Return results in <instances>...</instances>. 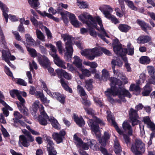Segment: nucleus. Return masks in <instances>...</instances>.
<instances>
[{"mask_svg": "<svg viewBox=\"0 0 155 155\" xmlns=\"http://www.w3.org/2000/svg\"><path fill=\"white\" fill-rule=\"evenodd\" d=\"M111 82L110 88H108L105 92V95L107 96L108 101L110 102H113L114 100L110 96L117 95L119 98L123 102L126 100L125 97H131V95L129 91L122 86V82L119 79L116 78L111 77L110 79Z\"/></svg>", "mask_w": 155, "mask_h": 155, "instance_id": "nucleus-1", "label": "nucleus"}, {"mask_svg": "<svg viewBox=\"0 0 155 155\" xmlns=\"http://www.w3.org/2000/svg\"><path fill=\"white\" fill-rule=\"evenodd\" d=\"M94 28H95L99 31H101L105 36L109 37L103 27L101 18L99 17L94 18L91 15H88V29L89 32L91 36L95 37L97 34Z\"/></svg>", "mask_w": 155, "mask_h": 155, "instance_id": "nucleus-2", "label": "nucleus"}, {"mask_svg": "<svg viewBox=\"0 0 155 155\" xmlns=\"http://www.w3.org/2000/svg\"><path fill=\"white\" fill-rule=\"evenodd\" d=\"M94 111L91 108L88 109V114L92 115L93 118L90 120L91 124H89L91 127L92 131H93L97 137L99 138L101 137L100 132H99V127L98 124L101 126H104L105 123L100 119L94 116Z\"/></svg>", "mask_w": 155, "mask_h": 155, "instance_id": "nucleus-3", "label": "nucleus"}, {"mask_svg": "<svg viewBox=\"0 0 155 155\" xmlns=\"http://www.w3.org/2000/svg\"><path fill=\"white\" fill-rule=\"evenodd\" d=\"M61 37L63 41L65 42L64 44L65 49L64 57L67 60H68L72 58L73 52L72 41L74 38L67 34H62Z\"/></svg>", "mask_w": 155, "mask_h": 155, "instance_id": "nucleus-4", "label": "nucleus"}, {"mask_svg": "<svg viewBox=\"0 0 155 155\" xmlns=\"http://www.w3.org/2000/svg\"><path fill=\"white\" fill-rule=\"evenodd\" d=\"M145 150V145L139 139H136L131 147V150L135 155H141Z\"/></svg>", "mask_w": 155, "mask_h": 155, "instance_id": "nucleus-5", "label": "nucleus"}, {"mask_svg": "<svg viewBox=\"0 0 155 155\" xmlns=\"http://www.w3.org/2000/svg\"><path fill=\"white\" fill-rule=\"evenodd\" d=\"M27 49L32 57H37L38 62L41 66L46 65L49 63V60L48 58L46 57L42 56L40 53H37L35 49L27 47Z\"/></svg>", "mask_w": 155, "mask_h": 155, "instance_id": "nucleus-6", "label": "nucleus"}, {"mask_svg": "<svg viewBox=\"0 0 155 155\" xmlns=\"http://www.w3.org/2000/svg\"><path fill=\"white\" fill-rule=\"evenodd\" d=\"M57 52V50L55 46L53 45L50 48V54L53 58L54 62L56 65L64 69H66L65 62L62 61L58 56Z\"/></svg>", "mask_w": 155, "mask_h": 155, "instance_id": "nucleus-7", "label": "nucleus"}, {"mask_svg": "<svg viewBox=\"0 0 155 155\" xmlns=\"http://www.w3.org/2000/svg\"><path fill=\"white\" fill-rule=\"evenodd\" d=\"M43 137L46 138L45 140L48 143L47 148L48 152V155H56L57 152L54 150V144L51 139V137L46 134L44 135Z\"/></svg>", "mask_w": 155, "mask_h": 155, "instance_id": "nucleus-8", "label": "nucleus"}, {"mask_svg": "<svg viewBox=\"0 0 155 155\" xmlns=\"http://www.w3.org/2000/svg\"><path fill=\"white\" fill-rule=\"evenodd\" d=\"M2 53V57L3 59L10 66L13 67L14 66L11 64L9 60H14L15 59V57L13 55H11L8 49H7L3 50Z\"/></svg>", "mask_w": 155, "mask_h": 155, "instance_id": "nucleus-9", "label": "nucleus"}, {"mask_svg": "<svg viewBox=\"0 0 155 155\" xmlns=\"http://www.w3.org/2000/svg\"><path fill=\"white\" fill-rule=\"evenodd\" d=\"M137 111L133 108H131L129 111L130 118L133 126L140 123V121L138 120V117Z\"/></svg>", "mask_w": 155, "mask_h": 155, "instance_id": "nucleus-10", "label": "nucleus"}, {"mask_svg": "<svg viewBox=\"0 0 155 155\" xmlns=\"http://www.w3.org/2000/svg\"><path fill=\"white\" fill-rule=\"evenodd\" d=\"M40 107V111L41 115L39 116L38 121L40 124L45 125L47 124V120H49V118L45 112L43 106L41 105Z\"/></svg>", "mask_w": 155, "mask_h": 155, "instance_id": "nucleus-11", "label": "nucleus"}, {"mask_svg": "<svg viewBox=\"0 0 155 155\" xmlns=\"http://www.w3.org/2000/svg\"><path fill=\"white\" fill-rule=\"evenodd\" d=\"M65 134V132L62 130L59 133L54 132L52 135V137L57 143H59L62 142Z\"/></svg>", "mask_w": 155, "mask_h": 155, "instance_id": "nucleus-12", "label": "nucleus"}, {"mask_svg": "<svg viewBox=\"0 0 155 155\" xmlns=\"http://www.w3.org/2000/svg\"><path fill=\"white\" fill-rule=\"evenodd\" d=\"M99 9L103 12L105 17L109 19L112 15L110 13L112 12L113 9L109 5H103L101 6Z\"/></svg>", "mask_w": 155, "mask_h": 155, "instance_id": "nucleus-13", "label": "nucleus"}, {"mask_svg": "<svg viewBox=\"0 0 155 155\" xmlns=\"http://www.w3.org/2000/svg\"><path fill=\"white\" fill-rule=\"evenodd\" d=\"M134 48L131 45L130 43H128L127 45V48H122L120 51V54H119L118 56L123 57V56L125 55L127 53L128 55H132L134 54Z\"/></svg>", "mask_w": 155, "mask_h": 155, "instance_id": "nucleus-14", "label": "nucleus"}, {"mask_svg": "<svg viewBox=\"0 0 155 155\" xmlns=\"http://www.w3.org/2000/svg\"><path fill=\"white\" fill-rule=\"evenodd\" d=\"M77 91L80 96L82 97L81 102L84 106V109L86 111L87 104V101L86 98H85L84 97L86 95V93L84 89L79 85L77 86Z\"/></svg>", "mask_w": 155, "mask_h": 155, "instance_id": "nucleus-15", "label": "nucleus"}, {"mask_svg": "<svg viewBox=\"0 0 155 155\" xmlns=\"http://www.w3.org/2000/svg\"><path fill=\"white\" fill-rule=\"evenodd\" d=\"M74 60L73 62V64H74L82 72L83 74L84 75H86L87 73V70L82 66L81 61L79 58L77 56H75L74 57Z\"/></svg>", "mask_w": 155, "mask_h": 155, "instance_id": "nucleus-16", "label": "nucleus"}, {"mask_svg": "<svg viewBox=\"0 0 155 155\" xmlns=\"http://www.w3.org/2000/svg\"><path fill=\"white\" fill-rule=\"evenodd\" d=\"M100 55V52L97 48L92 49H88V59L92 60L96 56Z\"/></svg>", "mask_w": 155, "mask_h": 155, "instance_id": "nucleus-17", "label": "nucleus"}, {"mask_svg": "<svg viewBox=\"0 0 155 155\" xmlns=\"http://www.w3.org/2000/svg\"><path fill=\"white\" fill-rule=\"evenodd\" d=\"M113 46L114 51L116 54L118 56L119 54H120V51L122 48L121 44L117 38L113 40Z\"/></svg>", "mask_w": 155, "mask_h": 155, "instance_id": "nucleus-18", "label": "nucleus"}, {"mask_svg": "<svg viewBox=\"0 0 155 155\" xmlns=\"http://www.w3.org/2000/svg\"><path fill=\"white\" fill-rule=\"evenodd\" d=\"M0 8L3 12V15L6 23L8 22V16L7 12H8V9L6 6L0 1Z\"/></svg>", "mask_w": 155, "mask_h": 155, "instance_id": "nucleus-19", "label": "nucleus"}, {"mask_svg": "<svg viewBox=\"0 0 155 155\" xmlns=\"http://www.w3.org/2000/svg\"><path fill=\"white\" fill-rule=\"evenodd\" d=\"M114 151L115 153L117 155H120L122 151L121 148L118 140L116 136H114Z\"/></svg>", "mask_w": 155, "mask_h": 155, "instance_id": "nucleus-20", "label": "nucleus"}, {"mask_svg": "<svg viewBox=\"0 0 155 155\" xmlns=\"http://www.w3.org/2000/svg\"><path fill=\"white\" fill-rule=\"evenodd\" d=\"M151 37L148 35H141L137 39V42L140 44H144L151 41Z\"/></svg>", "mask_w": 155, "mask_h": 155, "instance_id": "nucleus-21", "label": "nucleus"}, {"mask_svg": "<svg viewBox=\"0 0 155 155\" xmlns=\"http://www.w3.org/2000/svg\"><path fill=\"white\" fill-rule=\"evenodd\" d=\"M69 20L72 25L75 27H79L81 25V24L77 19L75 15L73 14H70Z\"/></svg>", "mask_w": 155, "mask_h": 155, "instance_id": "nucleus-22", "label": "nucleus"}, {"mask_svg": "<svg viewBox=\"0 0 155 155\" xmlns=\"http://www.w3.org/2000/svg\"><path fill=\"white\" fill-rule=\"evenodd\" d=\"M20 93L19 91L16 90H13L10 91V94L12 97H14L16 95L20 102L22 104L25 103V99L20 95Z\"/></svg>", "mask_w": 155, "mask_h": 155, "instance_id": "nucleus-23", "label": "nucleus"}, {"mask_svg": "<svg viewBox=\"0 0 155 155\" xmlns=\"http://www.w3.org/2000/svg\"><path fill=\"white\" fill-rule=\"evenodd\" d=\"M19 144L20 146L22 145L25 147H27L30 145L28 140L23 135H21L19 137Z\"/></svg>", "mask_w": 155, "mask_h": 155, "instance_id": "nucleus-24", "label": "nucleus"}, {"mask_svg": "<svg viewBox=\"0 0 155 155\" xmlns=\"http://www.w3.org/2000/svg\"><path fill=\"white\" fill-rule=\"evenodd\" d=\"M137 22L141 27L142 29L145 32L147 31V28L150 30L151 29V27L149 26V25L146 23L144 21L141 20L140 19H137Z\"/></svg>", "mask_w": 155, "mask_h": 155, "instance_id": "nucleus-25", "label": "nucleus"}, {"mask_svg": "<svg viewBox=\"0 0 155 155\" xmlns=\"http://www.w3.org/2000/svg\"><path fill=\"white\" fill-rule=\"evenodd\" d=\"M73 118L76 123L80 127H81L84 125L85 122L82 117H78L76 114H74Z\"/></svg>", "mask_w": 155, "mask_h": 155, "instance_id": "nucleus-26", "label": "nucleus"}, {"mask_svg": "<svg viewBox=\"0 0 155 155\" xmlns=\"http://www.w3.org/2000/svg\"><path fill=\"white\" fill-rule=\"evenodd\" d=\"M25 103H22L18 102H16V104L17 105L20 111L24 115H28V109L25 107L24 106V105Z\"/></svg>", "mask_w": 155, "mask_h": 155, "instance_id": "nucleus-27", "label": "nucleus"}, {"mask_svg": "<svg viewBox=\"0 0 155 155\" xmlns=\"http://www.w3.org/2000/svg\"><path fill=\"white\" fill-rule=\"evenodd\" d=\"M52 97H55L61 103L64 104L65 102V97L60 94L54 92L53 93Z\"/></svg>", "mask_w": 155, "mask_h": 155, "instance_id": "nucleus-28", "label": "nucleus"}, {"mask_svg": "<svg viewBox=\"0 0 155 155\" xmlns=\"http://www.w3.org/2000/svg\"><path fill=\"white\" fill-rule=\"evenodd\" d=\"M111 64L112 65V67L113 72L115 74V66L117 65L119 67H121L122 65L123 62L122 61L118 59H117L116 60L113 59L111 61Z\"/></svg>", "mask_w": 155, "mask_h": 155, "instance_id": "nucleus-29", "label": "nucleus"}, {"mask_svg": "<svg viewBox=\"0 0 155 155\" xmlns=\"http://www.w3.org/2000/svg\"><path fill=\"white\" fill-rule=\"evenodd\" d=\"M150 84L147 82V84L144 88V90L142 92V94L143 96L149 95L152 90V89L150 86Z\"/></svg>", "mask_w": 155, "mask_h": 155, "instance_id": "nucleus-30", "label": "nucleus"}, {"mask_svg": "<svg viewBox=\"0 0 155 155\" xmlns=\"http://www.w3.org/2000/svg\"><path fill=\"white\" fill-rule=\"evenodd\" d=\"M49 120L50 121L52 126L58 130L60 129V125L57 120L53 117H51Z\"/></svg>", "mask_w": 155, "mask_h": 155, "instance_id": "nucleus-31", "label": "nucleus"}, {"mask_svg": "<svg viewBox=\"0 0 155 155\" xmlns=\"http://www.w3.org/2000/svg\"><path fill=\"white\" fill-rule=\"evenodd\" d=\"M147 69L148 74L150 77L149 79H152L155 77V68L152 66H148Z\"/></svg>", "mask_w": 155, "mask_h": 155, "instance_id": "nucleus-32", "label": "nucleus"}, {"mask_svg": "<svg viewBox=\"0 0 155 155\" xmlns=\"http://www.w3.org/2000/svg\"><path fill=\"white\" fill-rule=\"evenodd\" d=\"M118 29L122 32H127L131 28V27L126 24H120L118 26Z\"/></svg>", "mask_w": 155, "mask_h": 155, "instance_id": "nucleus-33", "label": "nucleus"}, {"mask_svg": "<svg viewBox=\"0 0 155 155\" xmlns=\"http://www.w3.org/2000/svg\"><path fill=\"white\" fill-rule=\"evenodd\" d=\"M40 81L41 82V86L42 89L45 91L50 96L52 97L53 94L51 93L50 90L48 89L46 83L42 80H40Z\"/></svg>", "mask_w": 155, "mask_h": 155, "instance_id": "nucleus-34", "label": "nucleus"}, {"mask_svg": "<svg viewBox=\"0 0 155 155\" xmlns=\"http://www.w3.org/2000/svg\"><path fill=\"white\" fill-rule=\"evenodd\" d=\"M151 61L150 59L148 57L146 56H142L139 60L140 63L143 64H148Z\"/></svg>", "mask_w": 155, "mask_h": 155, "instance_id": "nucleus-35", "label": "nucleus"}, {"mask_svg": "<svg viewBox=\"0 0 155 155\" xmlns=\"http://www.w3.org/2000/svg\"><path fill=\"white\" fill-rule=\"evenodd\" d=\"M88 66H89L91 68H90L91 70L92 74L95 73L96 72L95 68L97 67V64L95 62L88 61Z\"/></svg>", "mask_w": 155, "mask_h": 155, "instance_id": "nucleus-36", "label": "nucleus"}, {"mask_svg": "<svg viewBox=\"0 0 155 155\" xmlns=\"http://www.w3.org/2000/svg\"><path fill=\"white\" fill-rule=\"evenodd\" d=\"M77 5L81 9L86 8L87 6L86 2L83 0H77Z\"/></svg>", "mask_w": 155, "mask_h": 155, "instance_id": "nucleus-37", "label": "nucleus"}, {"mask_svg": "<svg viewBox=\"0 0 155 155\" xmlns=\"http://www.w3.org/2000/svg\"><path fill=\"white\" fill-rule=\"evenodd\" d=\"M28 3L31 7L33 8H37L40 4L38 0H28Z\"/></svg>", "mask_w": 155, "mask_h": 155, "instance_id": "nucleus-38", "label": "nucleus"}, {"mask_svg": "<svg viewBox=\"0 0 155 155\" xmlns=\"http://www.w3.org/2000/svg\"><path fill=\"white\" fill-rule=\"evenodd\" d=\"M4 98V97L1 93H0V103L2 104L4 107L8 109L9 110L12 111V108L7 104L3 100Z\"/></svg>", "mask_w": 155, "mask_h": 155, "instance_id": "nucleus-39", "label": "nucleus"}, {"mask_svg": "<svg viewBox=\"0 0 155 155\" xmlns=\"http://www.w3.org/2000/svg\"><path fill=\"white\" fill-rule=\"evenodd\" d=\"M102 78L103 80L107 81L109 78V72L106 69H104L102 70Z\"/></svg>", "mask_w": 155, "mask_h": 155, "instance_id": "nucleus-40", "label": "nucleus"}, {"mask_svg": "<svg viewBox=\"0 0 155 155\" xmlns=\"http://www.w3.org/2000/svg\"><path fill=\"white\" fill-rule=\"evenodd\" d=\"M89 146L91 148L94 150H97V143L94 140H89Z\"/></svg>", "mask_w": 155, "mask_h": 155, "instance_id": "nucleus-41", "label": "nucleus"}, {"mask_svg": "<svg viewBox=\"0 0 155 155\" xmlns=\"http://www.w3.org/2000/svg\"><path fill=\"white\" fill-rule=\"evenodd\" d=\"M25 37L27 42L31 45H34L35 41L29 34H26L25 35Z\"/></svg>", "mask_w": 155, "mask_h": 155, "instance_id": "nucleus-42", "label": "nucleus"}, {"mask_svg": "<svg viewBox=\"0 0 155 155\" xmlns=\"http://www.w3.org/2000/svg\"><path fill=\"white\" fill-rule=\"evenodd\" d=\"M61 83L65 90L67 91H69L70 93H71L72 92V90L71 89L69 86L67 85L64 81V80L63 79H61L60 80Z\"/></svg>", "mask_w": 155, "mask_h": 155, "instance_id": "nucleus-43", "label": "nucleus"}, {"mask_svg": "<svg viewBox=\"0 0 155 155\" xmlns=\"http://www.w3.org/2000/svg\"><path fill=\"white\" fill-rule=\"evenodd\" d=\"M36 32L37 38L38 39L42 41H45V36L41 31L37 29L36 30Z\"/></svg>", "mask_w": 155, "mask_h": 155, "instance_id": "nucleus-44", "label": "nucleus"}, {"mask_svg": "<svg viewBox=\"0 0 155 155\" xmlns=\"http://www.w3.org/2000/svg\"><path fill=\"white\" fill-rule=\"evenodd\" d=\"M79 19L83 23L87 24V13L86 12L83 13L81 14L79 16Z\"/></svg>", "mask_w": 155, "mask_h": 155, "instance_id": "nucleus-45", "label": "nucleus"}, {"mask_svg": "<svg viewBox=\"0 0 155 155\" xmlns=\"http://www.w3.org/2000/svg\"><path fill=\"white\" fill-rule=\"evenodd\" d=\"M130 91H134L136 92H140V88L139 85L133 84H131L130 86Z\"/></svg>", "mask_w": 155, "mask_h": 155, "instance_id": "nucleus-46", "label": "nucleus"}, {"mask_svg": "<svg viewBox=\"0 0 155 155\" xmlns=\"http://www.w3.org/2000/svg\"><path fill=\"white\" fill-rule=\"evenodd\" d=\"M56 46L58 49L59 54H62L63 51V47L62 45V42L59 41L56 42Z\"/></svg>", "mask_w": 155, "mask_h": 155, "instance_id": "nucleus-47", "label": "nucleus"}, {"mask_svg": "<svg viewBox=\"0 0 155 155\" xmlns=\"http://www.w3.org/2000/svg\"><path fill=\"white\" fill-rule=\"evenodd\" d=\"M110 122H111L112 125L115 128L117 132L120 135L123 134V131L120 130L118 126L117 123L115 121V119H112V120Z\"/></svg>", "mask_w": 155, "mask_h": 155, "instance_id": "nucleus-48", "label": "nucleus"}, {"mask_svg": "<svg viewBox=\"0 0 155 155\" xmlns=\"http://www.w3.org/2000/svg\"><path fill=\"white\" fill-rule=\"evenodd\" d=\"M125 2L127 3L128 6L132 10L134 11L137 10V8L134 5V4L132 1L129 0H125Z\"/></svg>", "mask_w": 155, "mask_h": 155, "instance_id": "nucleus-49", "label": "nucleus"}, {"mask_svg": "<svg viewBox=\"0 0 155 155\" xmlns=\"http://www.w3.org/2000/svg\"><path fill=\"white\" fill-rule=\"evenodd\" d=\"M49 64L50 61H49V62L48 64L46 65L42 66H43V67H46L48 72L50 73L51 75V76H54L55 74V73H54V70L53 68L50 67H48V66L49 65Z\"/></svg>", "mask_w": 155, "mask_h": 155, "instance_id": "nucleus-50", "label": "nucleus"}, {"mask_svg": "<svg viewBox=\"0 0 155 155\" xmlns=\"http://www.w3.org/2000/svg\"><path fill=\"white\" fill-rule=\"evenodd\" d=\"M40 102L38 101H36L34 102L32 105V108L33 111H36L38 108Z\"/></svg>", "mask_w": 155, "mask_h": 155, "instance_id": "nucleus-51", "label": "nucleus"}, {"mask_svg": "<svg viewBox=\"0 0 155 155\" xmlns=\"http://www.w3.org/2000/svg\"><path fill=\"white\" fill-rule=\"evenodd\" d=\"M114 11L116 12V15L117 16L119 17L120 18L122 17L123 14L124 12H122V10L121 11L120 9L118 8H116L115 9Z\"/></svg>", "mask_w": 155, "mask_h": 155, "instance_id": "nucleus-52", "label": "nucleus"}, {"mask_svg": "<svg viewBox=\"0 0 155 155\" xmlns=\"http://www.w3.org/2000/svg\"><path fill=\"white\" fill-rule=\"evenodd\" d=\"M122 126L124 130L129 129L131 128V126L129 123L127 122H124L123 123Z\"/></svg>", "mask_w": 155, "mask_h": 155, "instance_id": "nucleus-53", "label": "nucleus"}, {"mask_svg": "<svg viewBox=\"0 0 155 155\" xmlns=\"http://www.w3.org/2000/svg\"><path fill=\"white\" fill-rule=\"evenodd\" d=\"M63 76L64 78L68 80H70L71 79L72 77L71 74L68 73L65 71L64 72Z\"/></svg>", "mask_w": 155, "mask_h": 155, "instance_id": "nucleus-54", "label": "nucleus"}, {"mask_svg": "<svg viewBox=\"0 0 155 155\" xmlns=\"http://www.w3.org/2000/svg\"><path fill=\"white\" fill-rule=\"evenodd\" d=\"M101 51L105 54L108 56L111 55V53L109 50L103 47L101 48Z\"/></svg>", "mask_w": 155, "mask_h": 155, "instance_id": "nucleus-55", "label": "nucleus"}, {"mask_svg": "<svg viewBox=\"0 0 155 155\" xmlns=\"http://www.w3.org/2000/svg\"><path fill=\"white\" fill-rule=\"evenodd\" d=\"M71 14L67 11H64V13H61V15L62 18L63 20L65 19H67V16L69 17L70 14Z\"/></svg>", "mask_w": 155, "mask_h": 155, "instance_id": "nucleus-56", "label": "nucleus"}, {"mask_svg": "<svg viewBox=\"0 0 155 155\" xmlns=\"http://www.w3.org/2000/svg\"><path fill=\"white\" fill-rule=\"evenodd\" d=\"M107 120L109 122L112 120V119H115L114 117L111 114V113L109 111H107Z\"/></svg>", "mask_w": 155, "mask_h": 155, "instance_id": "nucleus-57", "label": "nucleus"}, {"mask_svg": "<svg viewBox=\"0 0 155 155\" xmlns=\"http://www.w3.org/2000/svg\"><path fill=\"white\" fill-rule=\"evenodd\" d=\"M26 75L28 78V82L30 84H32L33 81L32 80V75L29 71H28L26 73Z\"/></svg>", "mask_w": 155, "mask_h": 155, "instance_id": "nucleus-58", "label": "nucleus"}, {"mask_svg": "<svg viewBox=\"0 0 155 155\" xmlns=\"http://www.w3.org/2000/svg\"><path fill=\"white\" fill-rule=\"evenodd\" d=\"M100 150L104 155H112V154L109 153L107 150L104 147H100Z\"/></svg>", "mask_w": 155, "mask_h": 155, "instance_id": "nucleus-59", "label": "nucleus"}, {"mask_svg": "<svg viewBox=\"0 0 155 155\" xmlns=\"http://www.w3.org/2000/svg\"><path fill=\"white\" fill-rule=\"evenodd\" d=\"M45 29L48 39H51L52 38V35L50 31L45 27Z\"/></svg>", "mask_w": 155, "mask_h": 155, "instance_id": "nucleus-60", "label": "nucleus"}, {"mask_svg": "<svg viewBox=\"0 0 155 155\" xmlns=\"http://www.w3.org/2000/svg\"><path fill=\"white\" fill-rule=\"evenodd\" d=\"M41 101H42L45 105H48V104L50 102V101L48 100L47 98L45 97V96L41 99Z\"/></svg>", "mask_w": 155, "mask_h": 155, "instance_id": "nucleus-61", "label": "nucleus"}, {"mask_svg": "<svg viewBox=\"0 0 155 155\" xmlns=\"http://www.w3.org/2000/svg\"><path fill=\"white\" fill-rule=\"evenodd\" d=\"M2 128H1V131L2 132V134L5 137H7L9 136V134L7 131L4 128L3 126L2 125Z\"/></svg>", "mask_w": 155, "mask_h": 155, "instance_id": "nucleus-62", "label": "nucleus"}, {"mask_svg": "<svg viewBox=\"0 0 155 155\" xmlns=\"http://www.w3.org/2000/svg\"><path fill=\"white\" fill-rule=\"evenodd\" d=\"M12 33L14 34L15 36V39L18 41H21V37L20 36L19 33L16 31H12Z\"/></svg>", "mask_w": 155, "mask_h": 155, "instance_id": "nucleus-63", "label": "nucleus"}, {"mask_svg": "<svg viewBox=\"0 0 155 155\" xmlns=\"http://www.w3.org/2000/svg\"><path fill=\"white\" fill-rule=\"evenodd\" d=\"M17 83L18 84L24 86H25L27 85V83L24 80L21 79H19L18 80Z\"/></svg>", "mask_w": 155, "mask_h": 155, "instance_id": "nucleus-64", "label": "nucleus"}]
</instances>
